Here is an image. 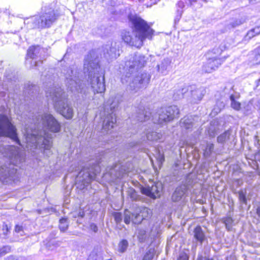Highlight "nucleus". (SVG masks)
I'll return each instance as SVG.
<instances>
[{"instance_id": "69168bd1", "label": "nucleus", "mask_w": 260, "mask_h": 260, "mask_svg": "<svg viewBox=\"0 0 260 260\" xmlns=\"http://www.w3.org/2000/svg\"><path fill=\"white\" fill-rule=\"evenodd\" d=\"M190 4H192V3L196 2L197 0H189ZM201 1H205L206 0H201Z\"/></svg>"}, {"instance_id": "9d476101", "label": "nucleus", "mask_w": 260, "mask_h": 260, "mask_svg": "<svg viewBox=\"0 0 260 260\" xmlns=\"http://www.w3.org/2000/svg\"><path fill=\"white\" fill-rule=\"evenodd\" d=\"M66 83L68 89L74 94L86 92L85 85L79 79V72L76 69L69 68L66 74Z\"/></svg>"}, {"instance_id": "f257e3e1", "label": "nucleus", "mask_w": 260, "mask_h": 260, "mask_svg": "<svg viewBox=\"0 0 260 260\" xmlns=\"http://www.w3.org/2000/svg\"><path fill=\"white\" fill-rule=\"evenodd\" d=\"M28 117L25 124L24 135L25 137L26 147L32 150L38 147L43 149L44 154L49 156L51 154L53 135L46 132L57 133L60 129L58 121L50 114L40 115L34 114Z\"/></svg>"}, {"instance_id": "cd10ccee", "label": "nucleus", "mask_w": 260, "mask_h": 260, "mask_svg": "<svg viewBox=\"0 0 260 260\" xmlns=\"http://www.w3.org/2000/svg\"><path fill=\"white\" fill-rule=\"evenodd\" d=\"M238 98L239 94H238L236 95L231 94L230 96L231 107L236 110H239L241 108V104L236 100Z\"/></svg>"}, {"instance_id": "72a5a7b5", "label": "nucleus", "mask_w": 260, "mask_h": 260, "mask_svg": "<svg viewBox=\"0 0 260 260\" xmlns=\"http://www.w3.org/2000/svg\"><path fill=\"white\" fill-rule=\"evenodd\" d=\"M69 222L67 218H62L59 220V228L61 232H65L68 228Z\"/></svg>"}, {"instance_id": "393cba45", "label": "nucleus", "mask_w": 260, "mask_h": 260, "mask_svg": "<svg viewBox=\"0 0 260 260\" xmlns=\"http://www.w3.org/2000/svg\"><path fill=\"white\" fill-rule=\"evenodd\" d=\"M147 139L151 141H162L163 139L162 135L157 132H148L146 134Z\"/></svg>"}, {"instance_id": "ea45409f", "label": "nucleus", "mask_w": 260, "mask_h": 260, "mask_svg": "<svg viewBox=\"0 0 260 260\" xmlns=\"http://www.w3.org/2000/svg\"><path fill=\"white\" fill-rule=\"evenodd\" d=\"M128 246V242L126 240H122L119 244V251L124 252L126 251Z\"/></svg>"}, {"instance_id": "e2e57ef3", "label": "nucleus", "mask_w": 260, "mask_h": 260, "mask_svg": "<svg viewBox=\"0 0 260 260\" xmlns=\"http://www.w3.org/2000/svg\"><path fill=\"white\" fill-rule=\"evenodd\" d=\"M256 87H258L260 86V78L256 81Z\"/></svg>"}, {"instance_id": "1a4fd4ad", "label": "nucleus", "mask_w": 260, "mask_h": 260, "mask_svg": "<svg viewBox=\"0 0 260 260\" xmlns=\"http://www.w3.org/2000/svg\"><path fill=\"white\" fill-rule=\"evenodd\" d=\"M118 100L110 99L105 106V115L106 116L103 123V129L108 133L116 124V118L114 113L118 107Z\"/></svg>"}, {"instance_id": "bf43d9fd", "label": "nucleus", "mask_w": 260, "mask_h": 260, "mask_svg": "<svg viewBox=\"0 0 260 260\" xmlns=\"http://www.w3.org/2000/svg\"><path fill=\"white\" fill-rule=\"evenodd\" d=\"M178 260H188V257L185 254L180 255Z\"/></svg>"}, {"instance_id": "e433bc0d", "label": "nucleus", "mask_w": 260, "mask_h": 260, "mask_svg": "<svg viewBox=\"0 0 260 260\" xmlns=\"http://www.w3.org/2000/svg\"><path fill=\"white\" fill-rule=\"evenodd\" d=\"M223 222L225 224L226 229L228 231H230L232 229L233 220L232 217H228L222 219Z\"/></svg>"}, {"instance_id": "4468645a", "label": "nucleus", "mask_w": 260, "mask_h": 260, "mask_svg": "<svg viewBox=\"0 0 260 260\" xmlns=\"http://www.w3.org/2000/svg\"><path fill=\"white\" fill-rule=\"evenodd\" d=\"M119 45V42H112L103 47L104 56L108 61L115 59L120 55Z\"/></svg>"}, {"instance_id": "4be33fe9", "label": "nucleus", "mask_w": 260, "mask_h": 260, "mask_svg": "<svg viewBox=\"0 0 260 260\" xmlns=\"http://www.w3.org/2000/svg\"><path fill=\"white\" fill-rule=\"evenodd\" d=\"M43 52V49L39 46H32L28 49L27 56L32 59H37L39 57L42 58L41 54Z\"/></svg>"}, {"instance_id": "f3484780", "label": "nucleus", "mask_w": 260, "mask_h": 260, "mask_svg": "<svg viewBox=\"0 0 260 260\" xmlns=\"http://www.w3.org/2000/svg\"><path fill=\"white\" fill-rule=\"evenodd\" d=\"M189 88L191 91L189 99L190 102L193 104H198L205 95L206 92V89L204 87L193 89L192 87L190 86Z\"/></svg>"}, {"instance_id": "2eb2a0df", "label": "nucleus", "mask_w": 260, "mask_h": 260, "mask_svg": "<svg viewBox=\"0 0 260 260\" xmlns=\"http://www.w3.org/2000/svg\"><path fill=\"white\" fill-rule=\"evenodd\" d=\"M162 184L160 182H154L151 185H147L145 187H141L140 189L142 193L155 199L159 198L162 190Z\"/></svg>"}, {"instance_id": "c85d7f7f", "label": "nucleus", "mask_w": 260, "mask_h": 260, "mask_svg": "<svg viewBox=\"0 0 260 260\" xmlns=\"http://www.w3.org/2000/svg\"><path fill=\"white\" fill-rule=\"evenodd\" d=\"M230 135L231 132L230 131L228 130L224 132L217 137V142L223 144L229 139Z\"/></svg>"}, {"instance_id": "aec40b11", "label": "nucleus", "mask_w": 260, "mask_h": 260, "mask_svg": "<svg viewBox=\"0 0 260 260\" xmlns=\"http://www.w3.org/2000/svg\"><path fill=\"white\" fill-rule=\"evenodd\" d=\"M171 59L164 58L157 65V71L162 75H167L171 69Z\"/></svg>"}, {"instance_id": "13d9d810", "label": "nucleus", "mask_w": 260, "mask_h": 260, "mask_svg": "<svg viewBox=\"0 0 260 260\" xmlns=\"http://www.w3.org/2000/svg\"><path fill=\"white\" fill-rule=\"evenodd\" d=\"M214 53H217V54H220L221 52V49H219L218 48H214L212 51Z\"/></svg>"}, {"instance_id": "6e6552de", "label": "nucleus", "mask_w": 260, "mask_h": 260, "mask_svg": "<svg viewBox=\"0 0 260 260\" xmlns=\"http://www.w3.org/2000/svg\"><path fill=\"white\" fill-rule=\"evenodd\" d=\"M179 109L177 106L173 105L161 108L152 116L154 123L164 124L177 118L179 116Z\"/></svg>"}, {"instance_id": "20e7f679", "label": "nucleus", "mask_w": 260, "mask_h": 260, "mask_svg": "<svg viewBox=\"0 0 260 260\" xmlns=\"http://www.w3.org/2000/svg\"><path fill=\"white\" fill-rule=\"evenodd\" d=\"M133 31L131 32L123 30L121 37L124 42L132 46L141 47L143 41L146 39H151L153 30L151 28L146 21L137 16L129 17Z\"/></svg>"}, {"instance_id": "0e129e2a", "label": "nucleus", "mask_w": 260, "mask_h": 260, "mask_svg": "<svg viewBox=\"0 0 260 260\" xmlns=\"http://www.w3.org/2000/svg\"><path fill=\"white\" fill-rule=\"evenodd\" d=\"M249 4H254L256 2V0H248Z\"/></svg>"}, {"instance_id": "5701e85b", "label": "nucleus", "mask_w": 260, "mask_h": 260, "mask_svg": "<svg viewBox=\"0 0 260 260\" xmlns=\"http://www.w3.org/2000/svg\"><path fill=\"white\" fill-rule=\"evenodd\" d=\"M193 238L196 242H199L202 245L204 241L206 239L205 234L200 226H196L193 231Z\"/></svg>"}, {"instance_id": "680f3d73", "label": "nucleus", "mask_w": 260, "mask_h": 260, "mask_svg": "<svg viewBox=\"0 0 260 260\" xmlns=\"http://www.w3.org/2000/svg\"><path fill=\"white\" fill-rule=\"evenodd\" d=\"M256 214L260 217V207H258L256 209Z\"/></svg>"}, {"instance_id": "4d7b16f0", "label": "nucleus", "mask_w": 260, "mask_h": 260, "mask_svg": "<svg viewBox=\"0 0 260 260\" xmlns=\"http://www.w3.org/2000/svg\"><path fill=\"white\" fill-rule=\"evenodd\" d=\"M6 260H19L18 258L14 255H10L6 258Z\"/></svg>"}, {"instance_id": "f8f14e48", "label": "nucleus", "mask_w": 260, "mask_h": 260, "mask_svg": "<svg viewBox=\"0 0 260 260\" xmlns=\"http://www.w3.org/2000/svg\"><path fill=\"white\" fill-rule=\"evenodd\" d=\"M100 166L98 164H95L90 168H84L81 170L77 176V180L85 185L91 181L95 179L96 175L100 173Z\"/></svg>"}, {"instance_id": "423d86ee", "label": "nucleus", "mask_w": 260, "mask_h": 260, "mask_svg": "<svg viewBox=\"0 0 260 260\" xmlns=\"http://www.w3.org/2000/svg\"><path fill=\"white\" fill-rule=\"evenodd\" d=\"M47 97L53 103L58 112L67 119H71L74 114L73 109L67 102L65 92L60 87L54 86L46 91Z\"/></svg>"}, {"instance_id": "052dcab7", "label": "nucleus", "mask_w": 260, "mask_h": 260, "mask_svg": "<svg viewBox=\"0 0 260 260\" xmlns=\"http://www.w3.org/2000/svg\"><path fill=\"white\" fill-rule=\"evenodd\" d=\"M198 260H214L212 258L203 257L202 255L199 256Z\"/></svg>"}, {"instance_id": "6ab92c4d", "label": "nucleus", "mask_w": 260, "mask_h": 260, "mask_svg": "<svg viewBox=\"0 0 260 260\" xmlns=\"http://www.w3.org/2000/svg\"><path fill=\"white\" fill-rule=\"evenodd\" d=\"M189 86L184 84L175 87L173 98L175 100H178L184 98V94L188 91Z\"/></svg>"}, {"instance_id": "58836bf2", "label": "nucleus", "mask_w": 260, "mask_h": 260, "mask_svg": "<svg viewBox=\"0 0 260 260\" xmlns=\"http://www.w3.org/2000/svg\"><path fill=\"white\" fill-rule=\"evenodd\" d=\"M128 194L132 200H139L140 197L136 190L133 188H129L128 191Z\"/></svg>"}, {"instance_id": "473e14b6", "label": "nucleus", "mask_w": 260, "mask_h": 260, "mask_svg": "<svg viewBox=\"0 0 260 260\" xmlns=\"http://www.w3.org/2000/svg\"><path fill=\"white\" fill-rule=\"evenodd\" d=\"M143 220V217L141 216L139 210L136 213H132V221L133 223L140 224Z\"/></svg>"}, {"instance_id": "f704fd0d", "label": "nucleus", "mask_w": 260, "mask_h": 260, "mask_svg": "<svg viewBox=\"0 0 260 260\" xmlns=\"http://www.w3.org/2000/svg\"><path fill=\"white\" fill-rule=\"evenodd\" d=\"M214 148V145L212 143H207L206 147L204 150V155L205 157L210 156L211 153L213 152Z\"/></svg>"}, {"instance_id": "dca6fc26", "label": "nucleus", "mask_w": 260, "mask_h": 260, "mask_svg": "<svg viewBox=\"0 0 260 260\" xmlns=\"http://www.w3.org/2000/svg\"><path fill=\"white\" fill-rule=\"evenodd\" d=\"M222 63V59L217 56L209 57L203 64L202 70L205 73H211L217 70Z\"/></svg>"}, {"instance_id": "a211bd4d", "label": "nucleus", "mask_w": 260, "mask_h": 260, "mask_svg": "<svg viewBox=\"0 0 260 260\" xmlns=\"http://www.w3.org/2000/svg\"><path fill=\"white\" fill-rule=\"evenodd\" d=\"M200 120L197 116H187L182 118L180 122V126L186 129H191L196 126V123Z\"/></svg>"}, {"instance_id": "a878e982", "label": "nucleus", "mask_w": 260, "mask_h": 260, "mask_svg": "<svg viewBox=\"0 0 260 260\" xmlns=\"http://www.w3.org/2000/svg\"><path fill=\"white\" fill-rule=\"evenodd\" d=\"M38 92V86L32 84H28L24 90L25 95L27 96L32 97Z\"/></svg>"}, {"instance_id": "6e6d98bb", "label": "nucleus", "mask_w": 260, "mask_h": 260, "mask_svg": "<svg viewBox=\"0 0 260 260\" xmlns=\"http://www.w3.org/2000/svg\"><path fill=\"white\" fill-rule=\"evenodd\" d=\"M90 229L95 233L98 230V228L96 225L93 223L90 224Z\"/></svg>"}, {"instance_id": "ddd939ff", "label": "nucleus", "mask_w": 260, "mask_h": 260, "mask_svg": "<svg viewBox=\"0 0 260 260\" xmlns=\"http://www.w3.org/2000/svg\"><path fill=\"white\" fill-rule=\"evenodd\" d=\"M132 169L133 166L130 163H127L124 165L116 164L110 170L109 174L114 181L117 179H122L128 175Z\"/></svg>"}, {"instance_id": "c9c22d12", "label": "nucleus", "mask_w": 260, "mask_h": 260, "mask_svg": "<svg viewBox=\"0 0 260 260\" xmlns=\"http://www.w3.org/2000/svg\"><path fill=\"white\" fill-rule=\"evenodd\" d=\"M155 253V250L154 248H149L142 260H151Z\"/></svg>"}, {"instance_id": "3c124183", "label": "nucleus", "mask_w": 260, "mask_h": 260, "mask_svg": "<svg viewBox=\"0 0 260 260\" xmlns=\"http://www.w3.org/2000/svg\"><path fill=\"white\" fill-rule=\"evenodd\" d=\"M255 60L257 63H260V46L255 50Z\"/></svg>"}, {"instance_id": "09e8293b", "label": "nucleus", "mask_w": 260, "mask_h": 260, "mask_svg": "<svg viewBox=\"0 0 260 260\" xmlns=\"http://www.w3.org/2000/svg\"><path fill=\"white\" fill-rule=\"evenodd\" d=\"M156 158L159 166L161 165L165 160L164 155L160 153V151H158Z\"/></svg>"}, {"instance_id": "9b49d317", "label": "nucleus", "mask_w": 260, "mask_h": 260, "mask_svg": "<svg viewBox=\"0 0 260 260\" xmlns=\"http://www.w3.org/2000/svg\"><path fill=\"white\" fill-rule=\"evenodd\" d=\"M0 136L9 137L20 144L15 127L12 124L8 116L3 114H0Z\"/></svg>"}, {"instance_id": "79ce46f5", "label": "nucleus", "mask_w": 260, "mask_h": 260, "mask_svg": "<svg viewBox=\"0 0 260 260\" xmlns=\"http://www.w3.org/2000/svg\"><path fill=\"white\" fill-rule=\"evenodd\" d=\"M246 21V19L245 18H240L239 19H237L234 20L233 22H231L230 25L232 27H236L242 24H243Z\"/></svg>"}, {"instance_id": "7c9ffc66", "label": "nucleus", "mask_w": 260, "mask_h": 260, "mask_svg": "<svg viewBox=\"0 0 260 260\" xmlns=\"http://www.w3.org/2000/svg\"><path fill=\"white\" fill-rule=\"evenodd\" d=\"M9 233L10 229L8 228L7 224L5 223H3V224L0 226V237L5 239L7 237Z\"/></svg>"}, {"instance_id": "8fccbe9b", "label": "nucleus", "mask_w": 260, "mask_h": 260, "mask_svg": "<svg viewBox=\"0 0 260 260\" xmlns=\"http://www.w3.org/2000/svg\"><path fill=\"white\" fill-rule=\"evenodd\" d=\"M73 218L80 217L83 218L85 215V213L83 210H80L78 212H75L72 213Z\"/></svg>"}, {"instance_id": "a19ab883", "label": "nucleus", "mask_w": 260, "mask_h": 260, "mask_svg": "<svg viewBox=\"0 0 260 260\" xmlns=\"http://www.w3.org/2000/svg\"><path fill=\"white\" fill-rule=\"evenodd\" d=\"M239 194V200L240 202L243 203L244 204H247V199L246 197V192L244 191L243 190H241L238 192Z\"/></svg>"}, {"instance_id": "412c9836", "label": "nucleus", "mask_w": 260, "mask_h": 260, "mask_svg": "<svg viewBox=\"0 0 260 260\" xmlns=\"http://www.w3.org/2000/svg\"><path fill=\"white\" fill-rule=\"evenodd\" d=\"M187 190V186L182 184L177 187L172 194V200L173 202H178L181 200Z\"/></svg>"}, {"instance_id": "bb28decb", "label": "nucleus", "mask_w": 260, "mask_h": 260, "mask_svg": "<svg viewBox=\"0 0 260 260\" xmlns=\"http://www.w3.org/2000/svg\"><path fill=\"white\" fill-rule=\"evenodd\" d=\"M260 34V25L255 26L254 28L249 30L245 37V40H249L254 36L258 35Z\"/></svg>"}, {"instance_id": "37998d69", "label": "nucleus", "mask_w": 260, "mask_h": 260, "mask_svg": "<svg viewBox=\"0 0 260 260\" xmlns=\"http://www.w3.org/2000/svg\"><path fill=\"white\" fill-rule=\"evenodd\" d=\"M14 231L16 233L19 234L20 236H23L25 235L23 227L22 225L16 224L15 226Z\"/></svg>"}, {"instance_id": "a18cd8bd", "label": "nucleus", "mask_w": 260, "mask_h": 260, "mask_svg": "<svg viewBox=\"0 0 260 260\" xmlns=\"http://www.w3.org/2000/svg\"><path fill=\"white\" fill-rule=\"evenodd\" d=\"M132 214H131L128 211H125L124 213V222L126 224H129L131 221H132Z\"/></svg>"}, {"instance_id": "864d4df0", "label": "nucleus", "mask_w": 260, "mask_h": 260, "mask_svg": "<svg viewBox=\"0 0 260 260\" xmlns=\"http://www.w3.org/2000/svg\"><path fill=\"white\" fill-rule=\"evenodd\" d=\"M87 260H101V257L96 255L94 253H91L89 256Z\"/></svg>"}, {"instance_id": "49530a36", "label": "nucleus", "mask_w": 260, "mask_h": 260, "mask_svg": "<svg viewBox=\"0 0 260 260\" xmlns=\"http://www.w3.org/2000/svg\"><path fill=\"white\" fill-rule=\"evenodd\" d=\"M11 251V247L9 246H5L0 247V257L3 256Z\"/></svg>"}, {"instance_id": "39448f33", "label": "nucleus", "mask_w": 260, "mask_h": 260, "mask_svg": "<svg viewBox=\"0 0 260 260\" xmlns=\"http://www.w3.org/2000/svg\"><path fill=\"white\" fill-rule=\"evenodd\" d=\"M1 151L4 157L9 158V161L0 162V179L8 182L15 179L17 169L15 167L24 160V155L19 148L13 145L3 146Z\"/></svg>"}, {"instance_id": "603ef678", "label": "nucleus", "mask_w": 260, "mask_h": 260, "mask_svg": "<svg viewBox=\"0 0 260 260\" xmlns=\"http://www.w3.org/2000/svg\"><path fill=\"white\" fill-rule=\"evenodd\" d=\"M192 183L193 180L190 179L189 177H187L186 179L185 182L183 184L186 185L187 186V190H188L192 186Z\"/></svg>"}, {"instance_id": "0eeeda50", "label": "nucleus", "mask_w": 260, "mask_h": 260, "mask_svg": "<svg viewBox=\"0 0 260 260\" xmlns=\"http://www.w3.org/2000/svg\"><path fill=\"white\" fill-rule=\"evenodd\" d=\"M58 16L53 9L45 7L40 15L31 18L33 28L40 29L50 28L57 21Z\"/></svg>"}, {"instance_id": "c756f323", "label": "nucleus", "mask_w": 260, "mask_h": 260, "mask_svg": "<svg viewBox=\"0 0 260 260\" xmlns=\"http://www.w3.org/2000/svg\"><path fill=\"white\" fill-rule=\"evenodd\" d=\"M138 210L143 220L150 217L152 214L151 211L146 207H141L139 208Z\"/></svg>"}, {"instance_id": "4c0bfd02", "label": "nucleus", "mask_w": 260, "mask_h": 260, "mask_svg": "<svg viewBox=\"0 0 260 260\" xmlns=\"http://www.w3.org/2000/svg\"><path fill=\"white\" fill-rule=\"evenodd\" d=\"M225 105V103L223 100H218L216 102L214 110L216 113L219 112L221 109L224 108Z\"/></svg>"}, {"instance_id": "de8ad7c7", "label": "nucleus", "mask_w": 260, "mask_h": 260, "mask_svg": "<svg viewBox=\"0 0 260 260\" xmlns=\"http://www.w3.org/2000/svg\"><path fill=\"white\" fill-rule=\"evenodd\" d=\"M138 237L139 239V241L141 242H143L146 238V234L145 231L144 230L140 231L138 233Z\"/></svg>"}, {"instance_id": "c03bdc74", "label": "nucleus", "mask_w": 260, "mask_h": 260, "mask_svg": "<svg viewBox=\"0 0 260 260\" xmlns=\"http://www.w3.org/2000/svg\"><path fill=\"white\" fill-rule=\"evenodd\" d=\"M113 216L114 218V220L116 223L118 224L120 223L123 218L122 215L121 213L119 212H115L113 214Z\"/></svg>"}, {"instance_id": "5fc2aeb1", "label": "nucleus", "mask_w": 260, "mask_h": 260, "mask_svg": "<svg viewBox=\"0 0 260 260\" xmlns=\"http://www.w3.org/2000/svg\"><path fill=\"white\" fill-rule=\"evenodd\" d=\"M30 61V63L31 64V66H30V68H32L33 67H37L38 66V63L39 62L42 63V61L41 60H39V61H36V60L34 61V60H31Z\"/></svg>"}, {"instance_id": "b1692460", "label": "nucleus", "mask_w": 260, "mask_h": 260, "mask_svg": "<svg viewBox=\"0 0 260 260\" xmlns=\"http://www.w3.org/2000/svg\"><path fill=\"white\" fill-rule=\"evenodd\" d=\"M150 113L144 109H139V111L137 112V115L135 116V118L137 121L142 122L149 119Z\"/></svg>"}, {"instance_id": "2f4dec72", "label": "nucleus", "mask_w": 260, "mask_h": 260, "mask_svg": "<svg viewBox=\"0 0 260 260\" xmlns=\"http://www.w3.org/2000/svg\"><path fill=\"white\" fill-rule=\"evenodd\" d=\"M215 121L211 122L210 125L208 127V133L211 137H215L218 129V128L215 125Z\"/></svg>"}, {"instance_id": "f03ea898", "label": "nucleus", "mask_w": 260, "mask_h": 260, "mask_svg": "<svg viewBox=\"0 0 260 260\" xmlns=\"http://www.w3.org/2000/svg\"><path fill=\"white\" fill-rule=\"evenodd\" d=\"M147 59L144 55L139 53L131 54L126 57L124 66L125 76L122 78V81L128 83V89L133 93L143 88L150 81V74L140 71L146 64Z\"/></svg>"}, {"instance_id": "7ed1b4c3", "label": "nucleus", "mask_w": 260, "mask_h": 260, "mask_svg": "<svg viewBox=\"0 0 260 260\" xmlns=\"http://www.w3.org/2000/svg\"><path fill=\"white\" fill-rule=\"evenodd\" d=\"M83 71L84 74L88 76L87 81L93 91L94 93L104 92L106 90L104 73L99 65L95 51L91 50L85 56Z\"/></svg>"}]
</instances>
